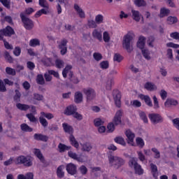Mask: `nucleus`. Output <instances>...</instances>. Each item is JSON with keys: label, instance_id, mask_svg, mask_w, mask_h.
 <instances>
[{"label": "nucleus", "instance_id": "nucleus-1", "mask_svg": "<svg viewBox=\"0 0 179 179\" xmlns=\"http://www.w3.org/2000/svg\"><path fill=\"white\" fill-rule=\"evenodd\" d=\"M135 35L133 33L129 32L123 37L122 47L127 52H132L134 50V38Z\"/></svg>", "mask_w": 179, "mask_h": 179}, {"label": "nucleus", "instance_id": "nucleus-2", "mask_svg": "<svg viewBox=\"0 0 179 179\" xmlns=\"http://www.w3.org/2000/svg\"><path fill=\"white\" fill-rule=\"evenodd\" d=\"M129 167L132 170H134L135 174H137L138 176L143 175L144 171L142 166L138 163V158L130 157L129 160Z\"/></svg>", "mask_w": 179, "mask_h": 179}, {"label": "nucleus", "instance_id": "nucleus-3", "mask_svg": "<svg viewBox=\"0 0 179 179\" xmlns=\"http://www.w3.org/2000/svg\"><path fill=\"white\" fill-rule=\"evenodd\" d=\"M108 161L110 166L117 170L125 164V160L124 159L113 155H108Z\"/></svg>", "mask_w": 179, "mask_h": 179}, {"label": "nucleus", "instance_id": "nucleus-4", "mask_svg": "<svg viewBox=\"0 0 179 179\" xmlns=\"http://www.w3.org/2000/svg\"><path fill=\"white\" fill-rule=\"evenodd\" d=\"M16 164H23L25 167H31L33 159L30 156L20 155L16 158Z\"/></svg>", "mask_w": 179, "mask_h": 179}, {"label": "nucleus", "instance_id": "nucleus-5", "mask_svg": "<svg viewBox=\"0 0 179 179\" xmlns=\"http://www.w3.org/2000/svg\"><path fill=\"white\" fill-rule=\"evenodd\" d=\"M20 16L24 29H26V30H33L34 28V22H33L30 18L26 17L23 13H21Z\"/></svg>", "mask_w": 179, "mask_h": 179}, {"label": "nucleus", "instance_id": "nucleus-6", "mask_svg": "<svg viewBox=\"0 0 179 179\" xmlns=\"http://www.w3.org/2000/svg\"><path fill=\"white\" fill-rule=\"evenodd\" d=\"M84 94L86 96L87 101H92L96 99V91L94 89L88 87L83 90Z\"/></svg>", "mask_w": 179, "mask_h": 179}, {"label": "nucleus", "instance_id": "nucleus-7", "mask_svg": "<svg viewBox=\"0 0 179 179\" xmlns=\"http://www.w3.org/2000/svg\"><path fill=\"white\" fill-rule=\"evenodd\" d=\"M148 117L152 124H159L160 122H163V117L157 113H150Z\"/></svg>", "mask_w": 179, "mask_h": 179}, {"label": "nucleus", "instance_id": "nucleus-8", "mask_svg": "<svg viewBox=\"0 0 179 179\" xmlns=\"http://www.w3.org/2000/svg\"><path fill=\"white\" fill-rule=\"evenodd\" d=\"M66 44H68V41L64 38L58 45V48L60 50V53L62 55H65V54L68 52V48L66 47Z\"/></svg>", "mask_w": 179, "mask_h": 179}, {"label": "nucleus", "instance_id": "nucleus-9", "mask_svg": "<svg viewBox=\"0 0 179 179\" xmlns=\"http://www.w3.org/2000/svg\"><path fill=\"white\" fill-rule=\"evenodd\" d=\"M113 99L115 101V106L120 108L121 107V92L115 90L113 92Z\"/></svg>", "mask_w": 179, "mask_h": 179}, {"label": "nucleus", "instance_id": "nucleus-10", "mask_svg": "<svg viewBox=\"0 0 179 179\" xmlns=\"http://www.w3.org/2000/svg\"><path fill=\"white\" fill-rule=\"evenodd\" d=\"M0 33H2L6 37H10L15 34V30L10 26H7L5 29H1Z\"/></svg>", "mask_w": 179, "mask_h": 179}, {"label": "nucleus", "instance_id": "nucleus-11", "mask_svg": "<svg viewBox=\"0 0 179 179\" xmlns=\"http://www.w3.org/2000/svg\"><path fill=\"white\" fill-rule=\"evenodd\" d=\"M76 165L73 163H69L66 166V170L69 174L71 176H75L77 173Z\"/></svg>", "mask_w": 179, "mask_h": 179}, {"label": "nucleus", "instance_id": "nucleus-12", "mask_svg": "<svg viewBox=\"0 0 179 179\" xmlns=\"http://www.w3.org/2000/svg\"><path fill=\"white\" fill-rule=\"evenodd\" d=\"M122 117V110H117L113 118V123H114L115 125H120L122 122L121 121Z\"/></svg>", "mask_w": 179, "mask_h": 179}, {"label": "nucleus", "instance_id": "nucleus-13", "mask_svg": "<svg viewBox=\"0 0 179 179\" xmlns=\"http://www.w3.org/2000/svg\"><path fill=\"white\" fill-rule=\"evenodd\" d=\"M125 135L127 138V143L132 145L134 143V139H135V133L128 129L125 132Z\"/></svg>", "mask_w": 179, "mask_h": 179}, {"label": "nucleus", "instance_id": "nucleus-14", "mask_svg": "<svg viewBox=\"0 0 179 179\" xmlns=\"http://www.w3.org/2000/svg\"><path fill=\"white\" fill-rule=\"evenodd\" d=\"M76 111H78V108L75 106L71 105L66 108L64 114H66V115H73L75 114Z\"/></svg>", "mask_w": 179, "mask_h": 179}, {"label": "nucleus", "instance_id": "nucleus-15", "mask_svg": "<svg viewBox=\"0 0 179 179\" xmlns=\"http://www.w3.org/2000/svg\"><path fill=\"white\" fill-rule=\"evenodd\" d=\"M92 37L96 38L99 41H103V34L101 30L95 29L92 31Z\"/></svg>", "mask_w": 179, "mask_h": 179}, {"label": "nucleus", "instance_id": "nucleus-16", "mask_svg": "<svg viewBox=\"0 0 179 179\" xmlns=\"http://www.w3.org/2000/svg\"><path fill=\"white\" fill-rule=\"evenodd\" d=\"M138 97L141 100H144L145 104L148 106V107H153V103H152V99L148 95L140 94Z\"/></svg>", "mask_w": 179, "mask_h": 179}, {"label": "nucleus", "instance_id": "nucleus-17", "mask_svg": "<svg viewBox=\"0 0 179 179\" xmlns=\"http://www.w3.org/2000/svg\"><path fill=\"white\" fill-rule=\"evenodd\" d=\"M74 9L76 11H77L78 15H79V17L81 19H85L86 17V15L85 14V11L78 5L77 3L74 4Z\"/></svg>", "mask_w": 179, "mask_h": 179}, {"label": "nucleus", "instance_id": "nucleus-18", "mask_svg": "<svg viewBox=\"0 0 179 179\" xmlns=\"http://www.w3.org/2000/svg\"><path fill=\"white\" fill-rule=\"evenodd\" d=\"M178 101L174 99H167L164 102V106L166 108L171 107V106H178Z\"/></svg>", "mask_w": 179, "mask_h": 179}, {"label": "nucleus", "instance_id": "nucleus-19", "mask_svg": "<svg viewBox=\"0 0 179 179\" xmlns=\"http://www.w3.org/2000/svg\"><path fill=\"white\" fill-rule=\"evenodd\" d=\"M62 127L64 129V132H66V134H69V135H73V127H72V126L68 124V123H63Z\"/></svg>", "mask_w": 179, "mask_h": 179}, {"label": "nucleus", "instance_id": "nucleus-20", "mask_svg": "<svg viewBox=\"0 0 179 179\" xmlns=\"http://www.w3.org/2000/svg\"><path fill=\"white\" fill-rule=\"evenodd\" d=\"M34 139H35V141H41L42 142H47V141H48V136L43 135L41 134H35L34 135Z\"/></svg>", "mask_w": 179, "mask_h": 179}, {"label": "nucleus", "instance_id": "nucleus-21", "mask_svg": "<svg viewBox=\"0 0 179 179\" xmlns=\"http://www.w3.org/2000/svg\"><path fill=\"white\" fill-rule=\"evenodd\" d=\"M146 40V38L145 36H141L138 38V41L137 42V47L138 48H140V50H145V41Z\"/></svg>", "mask_w": 179, "mask_h": 179}, {"label": "nucleus", "instance_id": "nucleus-22", "mask_svg": "<svg viewBox=\"0 0 179 179\" xmlns=\"http://www.w3.org/2000/svg\"><path fill=\"white\" fill-rule=\"evenodd\" d=\"M144 87L145 89H146V90H149L150 92L157 90V87L156 86V85L149 82L145 84Z\"/></svg>", "mask_w": 179, "mask_h": 179}, {"label": "nucleus", "instance_id": "nucleus-23", "mask_svg": "<svg viewBox=\"0 0 179 179\" xmlns=\"http://www.w3.org/2000/svg\"><path fill=\"white\" fill-rule=\"evenodd\" d=\"M141 53L143 57L145 58V59H147V61H150V59H152V56H150V51L148 49H143L141 50Z\"/></svg>", "mask_w": 179, "mask_h": 179}, {"label": "nucleus", "instance_id": "nucleus-24", "mask_svg": "<svg viewBox=\"0 0 179 179\" xmlns=\"http://www.w3.org/2000/svg\"><path fill=\"white\" fill-rule=\"evenodd\" d=\"M64 169H65L64 165H61L57 168V174L59 178H64V177H65V172H64Z\"/></svg>", "mask_w": 179, "mask_h": 179}, {"label": "nucleus", "instance_id": "nucleus-25", "mask_svg": "<svg viewBox=\"0 0 179 179\" xmlns=\"http://www.w3.org/2000/svg\"><path fill=\"white\" fill-rule=\"evenodd\" d=\"M71 146H67L65 144H62V143H60L58 145L59 152L60 153H64V152H66V150H70Z\"/></svg>", "mask_w": 179, "mask_h": 179}, {"label": "nucleus", "instance_id": "nucleus-26", "mask_svg": "<svg viewBox=\"0 0 179 179\" xmlns=\"http://www.w3.org/2000/svg\"><path fill=\"white\" fill-rule=\"evenodd\" d=\"M68 156L69 157H71V159H73V160H76L77 162H82L80 157H79L76 152L69 151Z\"/></svg>", "mask_w": 179, "mask_h": 179}, {"label": "nucleus", "instance_id": "nucleus-27", "mask_svg": "<svg viewBox=\"0 0 179 179\" xmlns=\"http://www.w3.org/2000/svg\"><path fill=\"white\" fill-rule=\"evenodd\" d=\"M83 100V94L80 92H77L75 93V102L79 104L82 103Z\"/></svg>", "mask_w": 179, "mask_h": 179}, {"label": "nucleus", "instance_id": "nucleus-28", "mask_svg": "<svg viewBox=\"0 0 179 179\" xmlns=\"http://www.w3.org/2000/svg\"><path fill=\"white\" fill-rule=\"evenodd\" d=\"M150 169H151V171L152 173V176H153L154 178L157 179V176H158L157 166H156V164H155L153 163H151L150 164Z\"/></svg>", "mask_w": 179, "mask_h": 179}, {"label": "nucleus", "instance_id": "nucleus-29", "mask_svg": "<svg viewBox=\"0 0 179 179\" xmlns=\"http://www.w3.org/2000/svg\"><path fill=\"white\" fill-rule=\"evenodd\" d=\"M34 155L36 157L39 159V160L42 162L44 163L45 162V159H44V156H43V154L41 153V151L38 149H35L34 150Z\"/></svg>", "mask_w": 179, "mask_h": 179}, {"label": "nucleus", "instance_id": "nucleus-30", "mask_svg": "<svg viewBox=\"0 0 179 179\" xmlns=\"http://www.w3.org/2000/svg\"><path fill=\"white\" fill-rule=\"evenodd\" d=\"M132 18L136 22H139L141 20V13L138 10H131Z\"/></svg>", "mask_w": 179, "mask_h": 179}, {"label": "nucleus", "instance_id": "nucleus-31", "mask_svg": "<svg viewBox=\"0 0 179 179\" xmlns=\"http://www.w3.org/2000/svg\"><path fill=\"white\" fill-rule=\"evenodd\" d=\"M21 130L23 132H33V128L30 127L27 124L23 123L20 125Z\"/></svg>", "mask_w": 179, "mask_h": 179}, {"label": "nucleus", "instance_id": "nucleus-32", "mask_svg": "<svg viewBox=\"0 0 179 179\" xmlns=\"http://www.w3.org/2000/svg\"><path fill=\"white\" fill-rule=\"evenodd\" d=\"M69 139L71 145H72V146H74V148L78 149V148H79V143H78L76 138H75V136H73V134L70 135Z\"/></svg>", "mask_w": 179, "mask_h": 179}, {"label": "nucleus", "instance_id": "nucleus-33", "mask_svg": "<svg viewBox=\"0 0 179 179\" xmlns=\"http://www.w3.org/2000/svg\"><path fill=\"white\" fill-rule=\"evenodd\" d=\"M16 107L17 108H18V110H21V111H27V110L30 108V106L20 103H17Z\"/></svg>", "mask_w": 179, "mask_h": 179}, {"label": "nucleus", "instance_id": "nucleus-34", "mask_svg": "<svg viewBox=\"0 0 179 179\" xmlns=\"http://www.w3.org/2000/svg\"><path fill=\"white\" fill-rule=\"evenodd\" d=\"M69 79L71 82V83H74L75 85H77V83H79V79H78V78L73 76V73H72V72H69Z\"/></svg>", "mask_w": 179, "mask_h": 179}, {"label": "nucleus", "instance_id": "nucleus-35", "mask_svg": "<svg viewBox=\"0 0 179 179\" xmlns=\"http://www.w3.org/2000/svg\"><path fill=\"white\" fill-rule=\"evenodd\" d=\"M114 141L116 143H119V145H122V146H125V145H127L125 140L122 136L115 137Z\"/></svg>", "mask_w": 179, "mask_h": 179}, {"label": "nucleus", "instance_id": "nucleus-36", "mask_svg": "<svg viewBox=\"0 0 179 179\" xmlns=\"http://www.w3.org/2000/svg\"><path fill=\"white\" fill-rule=\"evenodd\" d=\"M169 14H170V10L166 8H161L159 17H164L165 16H169Z\"/></svg>", "mask_w": 179, "mask_h": 179}, {"label": "nucleus", "instance_id": "nucleus-37", "mask_svg": "<svg viewBox=\"0 0 179 179\" xmlns=\"http://www.w3.org/2000/svg\"><path fill=\"white\" fill-rule=\"evenodd\" d=\"M82 150L84 152H90L92 150V145L89 143L81 144Z\"/></svg>", "mask_w": 179, "mask_h": 179}, {"label": "nucleus", "instance_id": "nucleus-38", "mask_svg": "<svg viewBox=\"0 0 179 179\" xmlns=\"http://www.w3.org/2000/svg\"><path fill=\"white\" fill-rule=\"evenodd\" d=\"M114 85V79L108 78L106 81V90H111V87Z\"/></svg>", "mask_w": 179, "mask_h": 179}, {"label": "nucleus", "instance_id": "nucleus-39", "mask_svg": "<svg viewBox=\"0 0 179 179\" xmlns=\"http://www.w3.org/2000/svg\"><path fill=\"white\" fill-rule=\"evenodd\" d=\"M15 94L13 97L14 101L15 103H19L20 101V97H22V94H20V92H19V90H15Z\"/></svg>", "mask_w": 179, "mask_h": 179}, {"label": "nucleus", "instance_id": "nucleus-40", "mask_svg": "<svg viewBox=\"0 0 179 179\" xmlns=\"http://www.w3.org/2000/svg\"><path fill=\"white\" fill-rule=\"evenodd\" d=\"M71 69H72V66L71 65L66 66L62 71L63 77L66 78V75H68V73L69 74V72H72V71H70V70Z\"/></svg>", "mask_w": 179, "mask_h": 179}, {"label": "nucleus", "instance_id": "nucleus-41", "mask_svg": "<svg viewBox=\"0 0 179 179\" xmlns=\"http://www.w3.org/2000/svg\"><path fill=\"white\" fill-rule=\"evenodd\" d=\"M39 122H40V124H41V125H42V127H43V128H47L48 127V122L43 116H41L39 117Z\"/></svg>", "mask_w": 179, "mask_h": 179}, {"label": "nucleus", "instance_id": "nucleus-42", "mask_svg": "<svg viewBox=\"0 0 179 179\" xmlns=\"http://www.w3.org/2000/svg\"><path fill=\"white\" fill-rule=\"evenodd\" d=\"M104 17L101 14H99L95 17V22L96 24H101L103 22Z\"/></svg>", "mask_w": 179, "mask_h": 179}, {"label": "nucleus", "instance_id": "nucleus-43", "mask_svg": "<svg viewBox=\"0 0 179 179\" xmlns=\"http://www.w3.org/2000/svg\"><path fill=\"white\" fill-rule=\"evenodd\" d=\"M134 3L136 6H138V8H141V6H146V1L145 0H134Z\"/></svg>", "mask_w": 179, "mask_h": 179}, {"label": "nucleus", "instance_id": "nucleus-44", "mask_svg": "<svg viewBox=\"0 0 179 179\" xmlns=\"http://www.w3.org/2000/svg\"><path fill=\"white\" fill-rule=\"evenodd\" d=\"M33 99L36 100L37 101H42L44 99V96L40 94L34 93L33 94Z\"/></svg>", "mask_w": 179, "mask_h": 179}, {"label": "nucleus", "instance_id": "nucleus-45", "mask_svg": "<svg viewBox=\"0 0 179 179\" xmlns=\"http://www.w3.org/2000/svg\"><path fill=\"white\" fill-rule=\"evenodd\" d=\"M178 20L176 17L169 16L167 18L168 24H174V23H177Z\"/></svg>", "mask_w": 179, "mask_h": 179}, {"label": "nucleus", "instance_id": "nucleus-46", "mask_svg": "<svg viewBox=\"0 0 179 179\" xmlns=\"http://www.w3.org/2000/svg\"><path fill=\"white\" fill-rule=\"evenodd\" d=\"M26 117L29 120L30 122H37V118H36L33 113H28L26 115Z\"/></svg>", "mask_w": 179, "mask_h": 179}, {"label": "nucleus", "instance_id": "nucleus-47", "mask_svg": "<svg viewBox=\"0 0 179 179\" xmlns=\"http://www.w3.org/2000/svg\"><path fill=\"white\" fill-rule=\"evenodd\" d=\"M30 47H37V45H40V41L38 39H31L29 41Z\"/></svg>", "mask_w": 179, "mask_h": 179}, {"label": "nucleus", "instance_id": "nucleus-48", "mask_svg": "<svg viewBox=\"0 0 179 179\" xmlns=\"http://www.w3.org/2000/svg\"><path fill=\"white\" fill-rule=\"evenodd\" d=\"M151 150L152 152H153V153H155L154 159H160V151H159L157 148H153L151 149Z\"/></svg>", "mask_w": 179, "mask_h": 179}, {"label": "nucleus", "instance_id": "nucleus-49", "mask_svg": "<svg viewBox=\"0 0 179 179\" xmlns=\"http://www.w3.org/2000/svg\"><path fill=\"white\" fill-rule=\"evenodd\" d=\"M55 65L57 68H59V69H61V68L64 67V65H65V63L64 62V61L59 59H57L55 61Z\"/></svg>", "mask_w": 179, "mask_h": 179}, {"label": "nucleus", "instance_id": "nucleus-50", "mask_svg": "<svg viewBox=\"0 0 179 179\" xmlns=\"http://www.w3.org/2000/svg\"><path fill=\"white\" fill-rule=\"evenodd\" d=\"M6 72L8 75H11L12 76L16 75V71L10 67H6Z\"/></svg>", "mask_w": 179, "mask_h": 179}, {"label": "nucleus", "instance_id": "nucleus-51", "mask_svg": "<svg viewBox=\"0 0 179 179\" xmlns=\"http://www.w3.org/2000/svg\"><path fill=\"white\" fill-rule=\"evenodd\" d=\"M103 38L105 43H110V34H108L107 31H104L103 34Z\"/></svg>", "mask_w": 179, "mask_h": 179}, {"label": "nucleus", "instance_id": "nucleus-52", "mask_svg": "<svg viewBox=\"0 0 179 179\" xmlns=\"http://www.w3.org/2000/svg\"><path fill=\"white\" fill-rule=\"evenodd\" d=\"M130 105L138 108L142 106V103L138 100H134L130 102Z\"/></svg>", "mask_w": 179, "mask_h": 179}, {"label": "nucleus", "instance_id": "nucleus-53", "mask_svg": "<svg viewBox=\"0 0 179 179\" xmlns=\"http://www.w3.org/2000/svg\"><path fill=\"white\" fill-rule=\"evenodd\" d=\"M0 2L7 8V9H10V0H0Z\"/></svg>", "mask_w": 179, "mask_h": 179}, {"label": "nucleus", "instance_id": "nucleus-54", "mask_svg": "<svg viewBox=\"0 0 179 179\" xmlns=\"http://www.w3.org/2000/svg\"><path fill=\"white\" fill-rule=\"evenodd\" d=\"M4 58L10 64H12L13 62V58H12V57L10 56V55L8 52H6L4 53Z\"/></svg>", "mask_w": 179, "mask_h": 179}, {"label": "nucleus", "instance_id": "nucleus-55", "mask_svg": "<svg viewBox=\"0 0 179 179\" xmlns=\"http://www.w3.org/2000/svg\"><path fill=\"white\" fill-rule=\"evenodd\" d=\"M36 82L38 85H44L45 83L43 75H38Z\"/></svg>", "mask_w": 179, "mask_h": 179}, {"label": "nucleus", "instance_id": "nucleus-56", "mask_svg": "<svg viewBox=\"0 0 179 179\" xmlns=\"http://www.w3.org/2000/svg\"><path fill=\"white\" fill-rule=\"evenodd\" d=\"M139 116L145 124H148V117L146 116V113H145V112H139Z\"/></svg>", "mask_w": 179, "mask_h": 179}, {"label": "nucleus", "instance_id": "nucleus-57", "mask_svg": "<svg viewBox=\"0 0 179 179\" xmlns=\"http://www.w3.org/2000/svg\"><path fill=\"white\" fill-rule=\"evenodd\" d=\"M88 27L90 29H96V27H97V23L96 22V21L91 20L88 21Z\"/></svg>", "mask_w": 179, "mask_h": 179}, {"label": "nucleus", "instance_id": "nucleus-58", "mask_svg": "<svg viewBox=\"0 0 179 179\" xmlns=\"http://www.w3.org/2000/svg\"><path fill=\"white\" fill-rule=\"evenodd\" d=\"M39 5L42 8H45V9H48V2L47 0H39Z\"/></svg>", "mask_w": 179, "mask_h": 179}, {"label": "nucleus", "instance_id": "nucleus-59", "mask_svg": "<svg viewBox=\"0 0 179 179\" xmlns=\"http://www.w3.org/2000/svg\"><path fill=\"white\" fill-rule=\"evenodd\" d=\"M153 43H155V37L153 36L148 37L147 44H148L149 47H151V48H153L155 47V45H153Z\"/></svg>", "mask_w": 179, "mask_h": 179}, {"label": "nucleus", "instance_id": "nucleus-60", "mask_svg": "<svg viewBox=\"0 0 179 179\" xmlns=\"http://www.w3.org/2000/svg\"><path fill=\"white\" fill-rule=\"evenodd\" d=\"M136 142L138 146H140V148L145 146V142L143 141V139H142V138L141 137L137 138L136 139Z\"/></svg>", "mask_w": 179, "mask_h": 179}, {"label": "nucleus", "instance_id": "nucleus-61", "mask_svg": "<svg viewBox=\"0 0 179 179\" xmlns=\"http://www.w3.org/2000/svg\"><path fill=\"white\" fill-rule=\"evenodd\" d=\"M108 61H103L100 63V67L101 69H108Z\"/></svg>", "mask_w": 179, "mask_h": 179}, {"label": "nucleus", "instance_id": "nucleus-62", "mask_svg": "<svg viewBox=\"0 0 179 179\" xmlns=\"http://www.w3.org/2000/svg\"><path fill=\"white\" fill-rule=\"evenodd\" d=\"M41 114L45 117V118H47V120H52V118H54V115H52V113H45L44 112H41Z\"/></svg>", "mask_w": 179, "mask_h": 179}, {"label": "nucleus", "instance_id": "nucleus-63", "mask_svg": "<svg viewBox=\"0 0 179 179\" xmlns=\"http://www.w3.org/2000/svg\"><path fill=\"white\" fill-rule=\"evenodd\" d=\"M122 60V56L121 55L116 53L114 55L113 61H116V62H121Z\"/></svg>", "mask_w": 179, "mask_h": 179}, {"label": "nucleus", "instance_id": "nucleus-64", "mask_svg": "<svg viewBox=\"0 0 179 179\" xmlns=\"http://www.w3.org/2000/svg\"><path fill=\"white\" fill-rule=\"evenodd\" d=\"M170 36L174 40H179V33L177 31L171 33Z\"/></svg>", "mask_w": 179, "mask_h": 179}]
</instances>
